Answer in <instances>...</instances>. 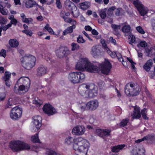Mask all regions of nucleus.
Listing matches in <instances>:
<instances>
[{"label": "nucleus", "mask_w": 155, "mask_h": 155, "mask_svg": "<svg viewBox=\"0 0 155 155\" xmlns=\"http://www.w3.org/2000/svg\"><path fill=\"white\" fill-rule=\"evenodd\" d=\"M75 69L81 71L86 70L91 72H97L99 70V68L96 65L91 63L87 58L80 59L75 66Z\"/></svg>", "instance_id": "nucleus-1"}, {"label": "nucleus", "mask_w": 155, "mask_h": 155, "mask_svg": "<svg viewBox=\"0 0 155 155\" xmlns=\"http://www.w3.org/2000/svg\"><path fill=\"white\" fill-rule=\"evenodd\" d=\"M89 146V142L81 137L76 138L73 148L76 151L86 154Z\"/></svg>", "instance_id": "nucleus-2"}, {"label": "nucleus", "mask_w": 155, "mask_h": 155, "mask_svg": "<svg viewBox=\"0 0 155 155\" xmlns=\"http://www.w3.org/2000/svg\"><path fill=\"white\" fill-rule=\"evenodd\" d=\"M9 146L11 150L14 152L23 150H28L30 148V147L28 144L18 140L11 141L9 144Z\"/></svg>", "instance_id": "nucleus-3"}, {"label": "nucleus", "mask_w": 155, "mask_h": 155, "mask_svg": "<svg viewBox=\"0 0 155 155\" xmlns=\"http://www.w3.org/2000/svg\"><path fill=\"white\" fill-rule=\"evenodd\" d=\"M84 74L80 71L73 72L70 73L68 76L69 80L74 84L82 83L84 80Z\"/></svg>", "instance_id": "nucleus-4"}, {"label": "nucleus", "mask_w": 155, "mask_h": 155, "mask_svg": "<svg viewBox=\"0 0 155 155\" xmlns=\"http://www.w3.org/2000/svg\"><path fill=\"white\" fill-rule=\"evenodd\" d=\"M23 59L24 67L26 69H30L35 64L36 58L34 56L26 55L23 58Z\"/></svg>", "instance_id": "nucleus-5"}, {"label": "nucleus", "mask_w": 155, "mask_h": 155, "mask_svg": "<svg viewBox=\"0 0 155 155\" xmlns=\"http://www.w3.org/2000/svg\"><path fill=\"white\" fill-rule=\"evenodd\" d=\"M87 89L89 90L88 97H93L96 96L97 94V86L94 84L91 83L85 85L83 84L79 88V90L81 92V94H83V93L81 92V90L84 87Z\"/></svg>", "instance_id": "nucleus-6"}, {"label": "nucleus", "mask_w": 155, "mask_h": 155, "mask_svg": "<svg viewBox=\"0 0 155 155\" xmlns=\"http://www.w3.org/2000/svg\"><path fill=\"white\" fill-rule=\"evenodd\" d=\"M41 117L39 116L33 117L32 121L31 130L33 132L39 130L41 126Z\"/></svg>", "instance_id": "nucleus-7"}, {"label": "nucleus", "mask_w": 155, "mask_h": 155, "mask_svg": "<svg viewBox=\"0 0 155 155\" xmlns=\"http://www.w3.org/2000/svg\"><path fill=\"white\" fill-rule=\"evenodd\" d=\"M22 111V110L21 108L18 107H14L10 111V117L14 120H16L21 117Z\"/></svg>", "instance_id": "nucleus-8"}, {"label": "nucleus", "mask_w": 155, "mask_h": 155, "mask_svg": "<svg viewBox=\"0 0 155 155\" xmlns=\"http://www.w3.org/2000/svg\"><path fill=\"white\" fill-rule=\"evenodd\" d=\"M68 51L67 48L63 47H60L56 51V54L57 57L61 58L67 56Z\"/></svg>", "instance_id": "nucleus-9"}, {"label": "nucleus", "mask_w": 155, "mask_h": 155, "mask_svg": "<svg viewBox=\"0 0 155 155\" xmlns=\"http://www.w3.org/2000/svg\"><path fill=\"white\" fill-rule=\"evenodd\" d=\"M145 150L142 146L134 147L131 151L132 155H145Z\"/></svg>", "instance_id": "nucleus-10"}, {"label": "nucleus", "mask_w": 155, "mask_h": 155, "mask_svg": "<svg viewBox=\"0 0 155 155\" xmlns=\"http://www.w3.org/2000/svg\"><path fill=\"white\" fill-rule=\"evenodd\" d=\"M112 68L111 64L108 60H105L104 64L101 66V72L105 75H107Z\"/></svg>", "instance_id": "nucleus-11"}, {"label": "nucleus", "mask_w": 155, "mask_h": 155, "mask_svg": "<svg viewBox=\"0 0 155 155\" xmlns=\"http://www.w3.org/2000/svg\"><path fill=\"white\" fill-rule=\"evenodd\" d=\"M43 109L44 112L48 116L53 115L56 112L55 109L49 104H45Z\"/></svg>", "instance_id": "nucleus-12"}, {"label": "nucleus", "mask_w": 155, "mask_h": 155, "mask_svg": "<svg viewBox=\"0 0 155 155\" xmlns=\"http://www.w3.org/2000/svg\"><path fill=\"white\" fill-rule=\"evenodd\" d=\"M85 128L83 125H78L74 127L72 131V133L76 135H81L84 134Z\"/></svg>", "instance_id": "nucleus-13"}, {"label": "nucleus", "mask_w": 155, "mask_h": 155, "mask_svg": "<svg viewBox=\"0 0 155 155\" xmlns=\"http://www.w3.org/2000/svg\"><path fill=\"white\" fill-rule=\"evenodd\" d=\"M99 106V102L97 100H94L88 102L86 105V108L90 110H94Z\"/></svg>", "instance_id": "nucleus-14"}, {"label": "nucleus", "mask_w": 155, "mask_h": 155, "mask_svg": "<svg viewBox=\"0 0 155 155\" xmlns=\"http://www.w3.org/2000/svg\"><path fill=\"white\" fill-rule=\"evenodd\" d=\"M136 84L130 83L127 84L124 88V92L128 96H132L133 94L131 92L133 91L134 86Z\"/></svg>", "instance_id": "nucleus-15"}, {"label": "nucleus", "mask_w": 155, "mask_h": 155, "mask_svg": "<svg viewBox=\"0 0 155 155\" xmlns=\"http://www.w3.org/2000/svg\"><path fill=\"white\" fill-rule=\"evenodd\" d=\"M48 72V69L46 67L43 65L39 66L37 69L36 75L40 77L46 74Z\"/></svg>", "instance_id": "nucleus-16"}, {"label": "nucleus", "mask_w": 155, "mask_h": 155, "mask_svg": "<svg viewBox=\"0 0 155 155\" xmlns=\"http://www.w3.org/2000/svg\"><path fill=\"white\" fill-rule=\"evenodd\" d=\"M110 132V130L108 129H98L96 130L97 134L103 138L105 136H109Z\"/></svg>", "instance_id": "nucleus-17"}, {"label": "nucleus", "mask_w": 155, "mask_h": 155, "mask_svg": "<svg viewBox=\"0 0 155 155\" xmlns=\"http://www.w3.org/2000/svg\"><path fill=\"white\" fill-rule=\"evenodd\" d=\"M18 82L21 85H24L25 86H28L30 87V80L27 77H21L18 81Z\"/></svg>", "instance_id": "nucleus-18"}, {"label": "nucleus", "mask_w": 155, "mask_h": 155, "mask_svg": "<svg viewBox=\"0 0 155 155\" xmlns=\"http://www.w3.org/2000/svg\"><path fill=\"white\" fill-rule=\"evenodd\" d=\"M133 119H139L141 117L140 107L137 106L134 107L133 113L131 115Z\"/></svg>", "instance_id": "nucleus-19"}, {"label": "nucleus", "mask_w": 155, "mask_h": 155, "mask_svg": "<svg viewBox=\"0 0 155 155\" xmlns=\"http://www.w3.org/2000/svg\"><path fill=\"white\" fill-rule=\"evenodd\" d=\"M152 65V60L151 59H149L143 66V68L146 71L148 72L150 69Z\"/></svg>", "instance_id": "nucleus-20"}, {"label": "nucleus", "mask_w": 155, "mask_h": 155, "mask_svg": "<svg viewBox=\"0 0 155 155\" xmlns=\"http://www.w3.org/2000/svg\"><path fill=\"white\" fill-rule=\"evenodd\" d=\"M29 87L25 86L24 85H21L19 87L18 94H25L27 92Z\"/></svg>", "instance_id": "nucleus-21"}, {"label": "nucleus", "mask_w": 155, "mask_h": 155, "mask_svg": "<svg viewBox=\"0 0 155 155\" xmlns=\"http://www.w3.org/2000/svg\"><path fill=\"white\" fill-rule=\"evenodd\" d=\"M10 46L12 48H16L19 45L18 41L16 39H11L8 41Z\"/></svg>", "instance_id": "nucleus-22"}, {"label": "nucleus", "mask_w": 155, "mask_h": 155, "mask_svg": "<svg viewBox=\"0 0 155 155\" xmlns=\"http://www.w3.org/2000/svg\"><path fill=\"white\" fill-rule=\"evenodd\" d=\"M100 52V50L98 49V46H94L91 48V53L94 57L97 55Z\"/></svg>", "instance_id": "nucleus-23"}, {"label": "nucleus", "mask_w": 155, "mask_h": 155, "mask_svg": "<svg viewBox=\"0 0 155 155\" xmlns=\"http://www.w3.org/2000/svg\"><path fill=\"white\" fill-rule=\"evenodd\" d=\"M138 11L141 15L144 16L147 14L149 10L147 7L143 5Z\"/></svg>", "instance_id": "nucleus-24"}, {"label": "nucleus", "mask_w": 155, "mask_h": 155, "mask_svg": "<svg viewBox=\"0 0 155 155\" xmlns=\"http://www.w3.org/2000/svg\"><path fill=\"white\" fill-rule=\"evenodd\" d=\"M125 146L124 144H121L113 147L111 148V151L113 152L117 153L122 150Z\"/></svg>", "instance_id": "nucleus-25"}, {"label": "nucleus", "mask_w": 155, "mask_h": 155, "mask_svg": "<svg viewBox=\"0 0 155 155\" xmlns=\"http://www.w3.org/2000/svg\"><path fill=\"white\" fill-rule=\"evenodd\" d=\"M145 51L146 53L147 54V56L151 57L155 54V50L152 47L146 48Z\"/></svg>", "instance_id": "nucleus-26"}, {"label": "nucleus", "mask_w": 155, "mask_h": 155, "mask_svg": "<svg viewBox=\"0 0 155 155\" xmlns=\"http://www.w3.org/2000/svg\"><path fill=\"white\" fill-rule=\"evenodd\" d=\"M140 91V88L139 86L137 84L134 86V89L133 91L131 92L133 94L132 96H136L138 95Z\"/></svg>", "instance_id": "nucleus-27"}, {"label": "nucleus", "mask_w": 155, "mask_h": 155, "mask_svg": "<svg viewBox=\"0 0 155 155\" xmlns=\"http://www.w3.org/2000/svg\"><path fill=\"white\" fill-rule=\"evenodd\" d=\"M90 3L88 2H85L79 4V7L83 10H86L89 8Z\"/></svg>", "instance_id": "nucleus-28"}, {"label": "nucleus", "mask_w": 155, "mask_h": 155, "mask_svg": "<svg viewBox=\"0 0 155 155\" xmlns=\"http://www.w3.org/2000/svg\"><path fill=\"white\" fill-rule=\"evenodd\" d=\"M36 3L35 1L32 0H28L25 3V6L28 8H30L33 7Z\"/></svg>", "instance_id": "nucleus-29"}, {"label": "nucleus", "mask_w": 155, "mask_h": 155, "mask_svg": "<svg viewBox=\"0 0 155 155\" xmlns=\"http://www.w3.org/2000/svg\"><path fill=\"white\" fill-rule=\"evenodd\" d=\"M75 28V27L74 25L68 27L63 32V35H65L69 33H71L73 31V29Z\"/></svg>", "instance_id": "nucleus-30"}, {"label": "nucleus", "mask_w": 155, "mask_h": 155, "mask_svg": "<svg viewBox=\"0 0 155 155\" xmlns=\"http://www.w3.org/2000/svg\"><path fill=\"white\" fill-rule=\"evenodd\" d=\"M75 139H74L71 137H68L65 139L64 141L65 143L67 144L70 145L72 144L73 142L74 144V141Z\"/></svg>", "instance_id": "nucleus-31"}, {"label": "nucleus", "mask_w": 155, "mask_h": 155, "mask_svg": "<svg viewBox=\"0 0 155 155\" xmlns=\"http://www.w3.org/2000/svg\"><path fill=\"white\" fill-rule=\"evenodd\" d=\"M14 104H15L13 102V99L12 98H9L7 102V104L5 105V109L10 108Z\"/></svg>", "instance_id": "nucleus-32"}, {"label": "nucleus", "mask_w": 155, "mask_h": 155, "mask_svg": "<svg viewBox=\"0 0 155 155\" xmlns=\"http://www.w3.org/2000/svg\"><path fill=\"white\" fill-rule=\"evenodd\" d=\"M97 84L100 90H104L107 88L105 82L103 81H99L98 82Z\"/></svg>", "instance_id": "nucleus-33"}, {"label": "nucleus", "mask_w": 155, "mask_h": 155, "mask_svg": "<svg viewBox=\"0 0 155 155\" xmlns=\"http://www.w3.org/2000/svg\"><path fill=\"white\" fill-rule=\"evenodd\" d=\"M145 140L153 142L155 140V135L154 134L148 135L144 137Z\"/></svg>", "instance_id": "nucleus-34"}, {"label": "nucleus", "mask_w": 155, "mask_h": 155, "mask_svg": "<svg viewBox=\"0 0 155 155\" xmlns=\"http://www.w3.org/2000/svg\"><path fill=\"white\" fill-rule=\"evenodd\" d=\"M133 4L138 10L143 5L138 0L133 1Z\"/></svg>", "instance_id": "nucleus-35"}, {"label": "nucleus", "mask_w": 155, "mask_h": 155, "mask_svg": "<svg viewBox=\"0 0 155 155\" xmlns=\"http://www.w3.org/2000/svg\"><path fill=\"white\" fill-rule=\"evenodd\" d=\"M129 121V119L128 118L123 119L120 124V126L123 127H124L127 125Z\"/></svg>", "instance_id": "nucleus-36"}, {"label": "nucleus", "mask_w": 155, "mask_h": 155, "mask_svg": "<svg viewBox=\"0 0 155 155\" xmlns=\"http://www.w3.org/2000/svg\"><path fill=\"white\" fill-rule=\"evenodd\" d=\"M122 30L124 32L129 33L130 30V26L129 25H125L123 27Z\"/></svg>", "instance_id": "nucleus-37"}, {"label": "nucleus", "mask_w": 155, "mask_h": 155, "mask_svg": "<svg viewBox=\"0 0 155 155\" xmlns=\"http://www.w3.org/2000/svg\"><path fill=\"white\" fill-rule=\"evenodd\" d=\"M11 73L6 71L5 73V76L3 77L4 81H9L11 77Z\"/></svg>", "instance_id": "nucleus-38"}, {"label": "nucleus", "mask_w": 155, "mask_h": 155, "mask_svg": "<svg viewBox=\"0 0 155 155\" xmlns=\"http://www.w3.org/2000/svg\"><path fill=\"white\" fill-rule=\"evenodd\" d=\"M106 10L105 9L101 10L99 12V15L102 19H104L106 16Z\"/></svg>", "instance_id": "nucleus-39"}, {"label": "nucleus", "mask_w": 155, "mask_h": 155, "mask_svg": "<svg viewBox=\"0 0 155 155\" xmlns=\"http://www.w3.org/2000/svg\"><path fill=\"white\" fill-rule=\"evenodd\" d=\"M46 30H47L51 34H52L53 30L50 27H49L48 24H47L43 28L44 31H45Z\"/></svg>", "instance_id": "nucleus-40"}, {"label": "nucleus", "mask_w": 155, "mask_h": 155, "mask_svg": "<svg viewBox=\"0 0 155 155\" xmlns=\"http://www.w3.org/2000/svg\"><path fill=\"white\" fill-rule=\"evenodd\" d=\"M71 46L72 47L71 50L73 51L78 50L80 48L79 45L75 43H72Z\"/></svg>", "instance_id": "nucleus-41"}, {"label": "nucleus", "mask_w": 155, "mask_h": 155, "mask_svg": "<svg viewBox=\"0 0 155 155\" xmlns=\"http://www.w3.org/2000/svg\"><path fill=\"white\" fill-rule=\"evenodd\" d=\"M111 27L114 31V32H115L117 34V31L121 28L120 25H117L115 24H112Z\"/></svg>", "instance_id": "nucleus-42"}, {"label": "nucleus", "mask_w": 155, "mask_h": 155, "mask_svg": "<svg viewBox=\"0 0 155 155\" xmlns=\"http://www.w3.org/2000/svg\"><path fill=\"white\" fill-rule=\"evenodd\" d=\"M58 153L50 149L47 150L46 154V155H57Z\"/></svg>", "instance_id": "nucleus-43"}, {"label": "nucleus", "mask_w": 155, "mask_h": 155, "mask_svg": "<svg viewBox=\"0 0 155 155\" xmlns=\"http://www.w3.org/2000/svg\"><path fill=\"white\" fill-rule=\"evenodd\" d=\"M32 141L35 143H39V140L38 137V134H36L35 135L32 136L31 137Z\"/></svg>", "instance_id": "nucleus-44"}, {"label": "nucleus", "mask_w": 155, "mask_h": 155, "mask_svg": "<svg viewBox=\"0 0 155 155\" xmlns=\"http://www.w3.org/2000/svg\"><path fill=\"white\" fill-rule=\"evenodd\" d=\"M105 48L106 49V50H107V52L108 54L112 58H114L115 57V52H114V53H113L112 52L110 51L109 48H106L105 47H107V46L106 45L104 46Z\"/></svg>", "instance_id": "nucleus-45"}, {"label": "nucleus", "mask_w": 155, "mask_h": 155, "mask_svg": "<svg viewBox=\"0 0 155 155\" xmlns=\"http://www.w3.org/2000/svg\"><path fill=\"white\" fill-rule=\"evenodd\" d=\"M147 112V110L145 108H144L141 110L140 114H142L143 117L144 119H147L148 118L146 115V113Z\"/></svg>", "instance_id": "nucleus-46"}, {"label": "nucleus", "mask_w": 155, "mask_h": 155, "mask_svg": "<svg viewBox=\"0 0 155 155\" xmlns=\"http://www.w3.org/2000/svg\"><path fill=\"white\" fill-rule=\"evenodd\" d=\"M74 8L76 9L74 11H72V13L73 15V16L74 18H77L79 15V12L78 10L77 9L76 7H74Z\"/></svg>", "instance_id": "nucleus-47"}, {"label": "nucleus", "mask_w": 155, "mask_h": 155, "mask_svg": "<svg viewBox=\"0 0 155 155\" xmlns=\"http://www.w3.org/2000/svg\"><path fill=\"white\" fill-rule=\"evenodd\" d=\"M33 103L39 107L43 104V102L41 100L37 99V100L35 99L33 101Z\"/></svg>", "instance_id": "nucleus-48"}, {"label": "nucleus", "mask_w": 155, "mask_h": 155, "mask_svg": "<svg viewBox=\"0 0 155 155\" xmlns=\"http://www.w3.org/2000/svg\"><path fill=\"white\" fill-rule=\"evenodd\" d=\"M129 39L130 40L129 43L130 45H132V43L135 41V38L133 35H130L129 36Z\"/></svg>", "instance_id": "nucleus-49"}, {"label": "nucleus", "mask_w": 155, "mask_h": 155, "mask_svg": "<svg viewBox=\"0 0 155 155\" xmlns=\"http://www.w3.org/2000/svg\"><path fill=\"white\" fill-rule=\"evenodd\" d=\"M11 27V24H8L7 25L1 27H0V28L2 31L3 30L4 31H5Z\"/></svg>", "instance_id": "nucleus-50"}, {"label": "nucleus", "mask_w": 155, "mask_h": 155, "mask_svg": "<svg viewBox=\"0 0 155 155\" xmlns=\"http://www.w3.org/2000/svg\"><path fill=\"white\" fill-rule=\"evenodd\" d=\"M22 32L29 36H31L33 34L31 30L28 29L23 30Z\"/></svg>", "instance_id": "nucleus-51"}, {"label": "nucleus", "mask_w": 155, "mask_h": 155, "mask_svg": "<svg viewBox=\"0 0 155 155\" xmlns=\"http://www.w3.org/2000/svg\"><path fill=\"white\" fill-rule=\"evenodd\" d=\"M136 29L138 32L142 34H144L145 33V32L143 29L140 26L137 27L136 28Z\"/></svg>", "instance_id": "nucleus-52"}, {"label": "nucleus", "mask_w": 155, "mask_h": 155, "mask_svg": "<svg viewBox=\"0 0 155 155\" xmlns=\"http://www.w3.org/2000/svg\"><path fill=\"white\" fill-rule=\"evenodd\" d=\"M77 41L78 43H82L85 42V40H84L82 36L79 35L77 38Z\"/></svg>", "instance_id": "nucleus-53"}, {"label": "nucleus", "mask_w": 155, "mask_h": 155, "mask_svg": "<svg viewBox=\"0 0 155 155\" xmlns=\"http://www.w3.org/2000/svg\"><path fill=\"white\" fill-rule=\"evenodd\" d=\"M117 56L120 61H123V58L122 57V56L120 53L117 51H115V56Z\"/></svg>", "instance_id": "nucleus-54"}, {"label": "nucleus", "mask_w": 155, "mask_h": 155, "mask_svg": "<svg viewBox=\"0 0 155 155\" xmlns=\"http://www.w3.org/2000/svg\"><path fill=\"white\" fill-rule=\"evenodd\" d=\"M24 20L22 21L24 23L29 24L33 21V19L31 18H25Z\"/></svg>", "instance_id": "nucleus-55"}, {"label": "nucleus", "mask_w": 155, "mask_h": 155, "mask_svg": "<svg viewBox=\"0 0 155 155\" xmlns=\"http://www.w3.org/2000/svg\"><path fill=\"white\" fill-rule=\"evenodd\" d=\"M139 45L142 48H145L147 45V43L145 41H143L140 42Z\"/></svg>", "instance_id": "nucleus-56"}, {"label": "nucleus", "mask_w": 155, "mask_h": 155, "mask_svg": "<svg viewBox=\"0 0 155 155\" xmlns=\"http://www.w3.org/2000/svg\"><path fill=\"white\" fill-rule=\"evenodd\" d=\"M6 51L4 49H2L0 52V56L3 57L5 58L6 56Z\"/></svg>", "instance_id": "nucleus-57"}, {"label": "nucleus", "mask_w": 155, "mask_h": 155, "mask_svg": "<svg viewBox=\"0 0 155 155\" xmlns=\"http://www.w3.org/2000/svg\"><path fill=\"white\" fill-rule=\"evenodd\" d=\"M1 13L4 15H6L8 14V11L7 9L3 8L0 11Z\"/></svg>", "instance_id": "nucleus-58"}, {"label": "nucleus", "mask_w": 155, "mask_h": 155, "mask_svg": "<svg viewBox=\"0 0 155 155\" xmlns=\"http://www.w3.org/2000/svg\"><path fill=\"white\" fill-rule=\"evenodd\" d=\"M65 4L66 7L70 8L71 6V5L72 4V3L71 1L68 0L66 2Z\"/></svg>", "instance_id": "nucleus-59"}, {"label": "nucleus", "mask_w": 155, "mask_h": 155, "mask_svg": "<svg viewBox=\"0 0 155 155\" xmlns=\"http://www.w3.org/2000/svg\"><path fill=\"white\" fill-rule=\"evenodd\" d=\"M56 4L58 8L61 9L62 8V5L60 0H56Z\"/></svg>", "instance_id": "nucleus-60"}, {"label": "nucleus", "mask_w": 155, "mask_h": 155, "mask_svg": "<svg viewBox=\"0 0 155 155\" xmlns=\"http://www.w3.org/2000/svg\"><path fill=\"white\" fill-rule=\"evenodd\" d=\"M7 21L3 17L0 16V23L3 24H5L6 23Z\"/></svg>", "instance_id": "nucleus-61"}, {"label": "nucleus", "mask_w": 155, "mask_h": 155, "mask_svg": "<svg viewBox=\"0 0 155 155\" xmlns=\"http://www.w3.org/2000/svg\"><path fill=\"white\" fill-rule=\"evenodd\" d=\"M17 22L18 21L15 18L13 19L12 20H11L10 21V23L9 24H11V26L12 25V24L13 25L15 26H16Z\"/></svg>", "instance_id": "nucleus-62"}, {"label": "nucleus", "mask_w": 155, "mask_h": 155, "mask_svg": "<svg viewBox=\"0 0 155 155\" xmlns=\"http://www.w3.org/2000/svg\"><path fill=\"white\" fill-rule=\"evenodd\" d=\"M6 95L5 93H3L0 94V100L1 101H3L5 98Z\"/></svg>", "instance_id": "nucleus-63"}, {"label": "nucleus", "mask_w": 155, "mask_h": 155, "mask_svg": "<svg viewBox=\"0 0 155 155\" xmlns=\"http://www.w3.org/2000/svg\"><path fill=\"white\" fill-rule=\"evenodd\" d=\"M150 77L152 78L155 76V72L153 71H150L149 73Z\"/></svg>", "instance_id": "nucleus-64"}]
</instances>
